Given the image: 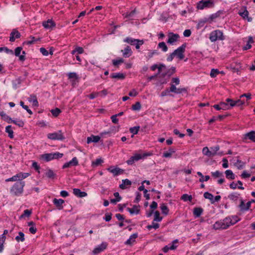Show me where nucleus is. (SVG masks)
I'll return each instance as SVG.
<instances>
[{"label":"nucleus","mask_w":255,"mask_h":255,"mask_svg":"<svg viewBox=\"0 0 255 255\" xmlns=\"http://www.w3.org/2000/svg\"><path fill=\"white\" fill-rule=\"evenodd\" d=\"M239 220V217L237 216H228L223 220L216 222L213 225V228L216 230H225L235 225Z\"/></svg>","instance_id":"nucleus-1"},{"label":"nucleus","mask_w":255,"mask_h":255,"mask_svg":"<svg viewBox=\"0 0 255 255\" xmlns=\"http://www.w3.org/2000/svg\"><path fill=\"white\" fill-rule=\"evenodd\" d=\"M24 185L25 182L24 181L16 182L11 187L10 192L15 195H20L23 191Z\"/></svg>","instance_id":"nucleus-2"},{"label":"nucleus","mask_w":255,"mask_h":255,"mask_svg":"<svg viewBox=\"0 0 255 255\" xmlns=\"http://www.w3.org/2000/svg\"><path fill=\"white\" fill-rule=\"evenodd\" d=\"M224 39L223 33L220 30H214L210 34L209 39L211 42H215L217 40H223Z\"/></svg>","instance_id":"nucleus-3"},{"label":"nucleus","mask_w":255,"mask_h":255,"mask_svg":"<svg viewBox=\"0 0 255 255\" xmlns=\"http://www.w3.org/2000/svg\"><path fill=\"white\" fill-rule=\"evenodd\" d=\"M151 155L150 153H144L143 154L135 153L127 161V163L128 165L132 164L135 161H137L140 159H143L145 157Z\"/></svg>","instance_id":"nucleus-4"},{"label":"nucleus","mask_w":255,"mask_h":255,"mask_svg":"<svg viewBox=\"0 0 255 255\" xmlns=\"http://www.w3.org/2000/svg\"><path fill=\"white\" fill-rule=\"evenodd\" d=\"M214 5L213 0H202L197 3V8L203 10L204 8L213 7Z\"/></svg>","instance_id":"nucleus-5"},{"label":"nucleus","mask_w":255,"mask_h":255,"mask_svg":"<svg viewBox=\"0 0 255 255\" xmlns=\"http://www.w3.org/2000/svg\"><path fill=\"white\" fill-rule=\"evenodd\" d=\"M30 175L29 173L26 172H19L16 175L12 176L10 178H7L5 180L6 182L9 181H19V182L22 181V180Z\"/></svg>","instance_id":"nucleus-6"},{"label":"nucleus","mask_w":255,"mask_h":255,"mask_svg":"<svg viewBox=\"0 0 255 255\" xmlns=\"http://www.w3.org/2000/svg\"><path fill=\"white\" fill-rule=\"evenodd\" d=\"M186 44H183L175 50L173 53L179 60H182L184 58V53L185 50Z\"/></svg>","instance_id":"nucleus-7"},{"label":"nucleus","mask_w":255,"mask_h":255,"mask_svg":"<svg viewBox=\"0 0 255 255\" xmlns=\"http://www.w3.org/2000/svg\"><path fill=\"white\" fill-rule=\"evenodd\" d=\"M47 137L51 140H63L64 137L61 130H59L57 132L50 133L47 134Z\"/></svg>","instance_id":"nucleus-8"},{"label":"nucleus","mask_w":255,"mask_h":255,"mask_svg":"<svg viewBox=\"0 0 255 255\" xmlns=\"http://www.w3.org/2000/svg\"><path fill=\"white\" fill-rule=\"evenodd\" d=\"M238 14L244 19H247L248 21L251 22L252 20V18L249 16V13L247 9V7L243 6L238 12Z\"/></svg>","instance_id":"nucleus-9"},{"label":"nucleus","mask_w":255,"mask_h":255,"mask_svg":"<svg viewBox=\"0 0 255 255\" xmlns=\"http://www.w3.org/2000/svg\"><path fill=\"white\" fill-rule=\"evenodd\" d=\"M21 47H17L14 50V54L16 56H19V59L20 61H24L25 60V52L22 51Z\"/></svg>","instance_id":"nucleus-10"},{"label":"nucleus","mask_w":255,"mask_h":255,"mask_svg":"<svg viewBox=\"0 0 255 255\" xmlns=\"http://www.w3.org/2000/svg\"><path fill=\"white\" fill-rule=\"evenodd\" d=\"M168 36V39L167 41V42L170 44H173V43L177 41L179 38V35L178 34L174 33L173 32L169 33Z\"/></svg>","instance_id":"nucleus-11"},{"label":"nucleus","mask_w":255,"mask_h":255,"mask_svg":"<svg viewBox=\"0 0 255 255\" xmlns=\"http://www.w3.org/2000/svg\"><path fill=\"white\" fill-rule=\"evenodd\" d=\"M43 26L47 29H51L55 27V23L52 19H49L47 21H44L42 22Z\"/></svg>","instance_id":"nucleus-12"},{"label":"nucleus","mask_w":255,"mask_h":255,"mask_svg":"<svg viewBox=\"0 0 255 255\" xmlns=\"http://www.w3.org/2000/svg\"><path fill=\"white\" fill-rule=\"evenodd\" d=\"M107 246L108 244L107 243L103 242L94 249L93 253L94 254H99L105 250L107 248Z\"/></svg>","instance_id":"nucleus-13"},{"label":"nucleus","mask_w":255,"mask_h":255,"mask_svg":"<svg viewBox=\"0 0 255 255\" xmlns=\"http://www.w3.org/2000/svg\"><path fill=\"white\" fill-rule=\"evenodd\" d=\"M78 164V160H77V158L76 157H75L73 158L71 160H70V161L65 163L63 165V168H68V167H69L71 166H75L77 165Z\"/></svg>","instance_id":"nucleus-14"},{"label":"nucleus","mask_w":255,"mask_h":255,"mask_svg":"<svg viewBox=\"0 0 255 255\" xmlns=\"http://www.w3.org/2000/svg\"><path fill=\"white\" fill-rule=\"evenodd\" d=\"M73 193L75 196L79 198H82L87 196V193L86 192L82 191L78 188L73 189Z\"/></svg>","instance_id":"nucleus-15"},{"label":"nucleus","mask_w":255,"mask_h":255,"mask_svg":"<svg viewBox=\"0 0 255 255\" xmlns=\"http://www.w3.org/2000/svg\"><path fill=\"white\" fill-rule=\"evenodd\" d=\"M20 36V33L16 29H13L10 34L9 41L13 42Z\"/></svg>","instance_id":"nucleus-16"},{"label":"nucleus","mask_w":255,"mask_h":255,"mask_svg":"<svg viewBox=\"0 0 255 255\" xmlns=\"http://www.w3.org/2000/svg\"><path fill=\"white\" fill-rule=\"evenodd\" d=\"M239 207L241 211H248L251 207V202H247V203H245L244 201L241 199Z\"/></svg>","instance_id":"nucleus-17"},{"label":"nucleus","mask_w":255,"mask_h":255,"mask_svg":"<svg viewBox=\"0 0 255 255\" xmlns=\"http://www.w3.org/2000/svg\"><path fill=\"white\" fill-rule=\"evenodd\" d=\"M54 153H45L40 155V158L46 161H49L51 160L55 159Z\"/></svg>","instance_id":"nucleus-18"},{"label":"nucleus","mask_w":255,"mask_h":255,"mask_svg":"<svg viewBox=\"0 0 255 255\" xmlns=\"http://www.w3.org/2000/svg\"><path fill=\"white\" fill-rule=\"evenodd\" d=\"M100 138L101 137L99 135H92L91 136L87 137V142L88 144L91 142L97 143L100 141Z\"/></svg>","instance_id":"nucleus-19"},{"label":"nucleus","mask_w":255,"mask_h":255,"mask_svg":"<svg viewBox=\"0 0 255 255\" xmlns=\"http://www.w3.org/2000/svg\"><path fill=\"white\" fill-rule=\"evenodd\" d=\"M28 101L31 103L34 107L38 106V102L37 100L36 97L34 95H31L29 97L27 98Z\"/></svg>","instance_id":"nucleus-20"},{"label":"nucleus","mask_w":255,"mask_h":255,"mask_svg":"<svg viewBox=\"0 0 255 255\" xmlns=\"http://www.w3.org/2000/svg\"><path fill=\"white\" fill-rule=\"evenodd\" d=\"M131 185V182L129 180L126 179L122 180V183L120 185V188L122 189H125Z\"/></svg>","instance_id":"nucleus-21"},{"label":"nucleus","mask_w":255,"mask_h":255,"mask_svg":"<svg viewBox=\"0 0 255 255\" xmlns=\"http://www.w3.org/2000/svg\"><path fill=\"white\" fill-rule=\"evenodd\" d=\"M53 203L59 210H61L63 208L62 205L64 203V201L61 199L55 198L53 200Z\"/></svg>","instance_id":"nucleus-22"},{"label":"nucleus","mask_w":255,"mask_h":255,"mask_svg":"<svg viewBox=\"0 0 255 255\" xmlns=\"http://www.w3.org/2000/svg\"><path fill=\"white\" fill-rule=\"evenodd\" d=\"M254 42L252 37L249 36L248 37V40L247 41V44L243 47L244 50H247L250 49L252 47V44Z\"/></svg>","instance_id":"nucleus-23"},{"label":"nucleus","mask_w":255,"mask_h":255,"mask_svg":"<svg viewBox=\"0 0 255 255\" xmlns=\"http://www.w3.org/2000/svg\"><path fill=\"white\" fill-rule=\"evenodd\" d=\"M138 234L134 233L130 235L129 239L126 242L127 245H132L135 241V239L137 238Z\"/></svg>","instance_id":"nucleus-24"},{"label":"nucleus","mask_w":255,"mask_h":255,"mask_svg":"<svg viewBox=\"0 0 255 255\" xmlns=\"http://www.w3.org/2000/svg\"><path fill=\"white\" fill-rule=\"evenodd\" d=\"M108 171L112 173L114 176L118 175L123 173V170L119 168L110 167L108 169Z\"/></svg>","instance_id":"nucleus-25"},{"label":"nucleus","mask_w":255,"mask_h":255,"mask_svg":"<svg viewBox=\"0 0 255 255\" xmlns=\"http://www.w3.org/2000/svg\"><path fill=\"white\" fill-rule=\"evenodd\" d=\"M126 75L122 73H114L111 75V77L113 79H124L125 78Z\"/></svg>","instance_id":"nucleus-26"},{"label":"nucleus","mask_w":255,"mask_h":255,"mask_svg":"<svg viewBox=\"0 0 255 255\" xmlns=\"http://www.w3.org/2000/svg\"><path fill=\"white\" fill-rule=\"evenodd\" d=\"M123 56L125 57H128L132 54V51L129 46H127L122 50Z\"/></svg>","instance_id":"nucleus-27"},{"label":"nucleus","mask_w":255,"mask_h":255,"mask_svg":"<svg viewBox=\"0 0 255 255\" xmlns=\"http://www.w3.org/2000/svg\"><path fill=\"white\" fill-rule=\"evenodd\" d=\"M225 174L226 175V178L228 179L233 180L236 178L235 174L233 172V171L229 169L226 170L225 172Z\"/></svg>","instance_id":"nucleus-28"},{"label":"nucleus","mask_w":255,"mask_h":255,"mask_svg":"<svg viewBox=\"0 0 255 255\" xmlns=\"http://www.w3.org/2000/svg\"><path fill=\"white\" fill-rule=\"evenodd\" d=\"M127 210L130 213V214L137 215L139 213V207L134 206L132 208H128Z\"/></svg>","instance_id":"nucleus-29"},{"label":"nucleus","mask_w":255,"mask_h":255,"mask_svg":"<svg viewBox=\"0 0 255 255\" xmlns=\"http://www.w3.org/2000/svg\"><path fill=\"white\" fill-rule=\"evenodd\" d=\"M246 139L248 138L251 140L255 142V132L254 131H250L245 135Z\"/></svg>","instance_id":"nucleus-30"},{"label":"nucleus","mask_w":255,"mask_h":255,"mask_svg":"<svg viewBox=\"0 0 255 255\" xmlns=\"http://www.w3.org/2000/svg\"><path fill=\"white\" fill-rule=\"evenodd\" d=\"M5 132L8 133V135L9 138H13V131L11 126H7L6 127Z\"/></svg>","instance_id":"nucleus-31"},{"label":"nucleus","mask_w":255,"mask_h":255,"mask_svg":"<svg viewBox=\"0 0 255 255\" xmlns=\"http://www.w3.org/2000/svg\"><path fill=\"white\" fill-rule=\"evenodd\" d=\"M175 152L174 148H170L168 151L163 153L162 156L164 157H170L172 154Z\"/></svg>","instance_id":"nucleus-32"},{"label":"nucleus","mask_w":255,"mask_h":255,"mask_svg":"<svg viewBox=\"0 0 255 255\" xmlns=\"http://www.w3.org/2000/svg\"><path fill=\"white\" fill-rule=\"evenodd\" d=\"M239 196V194L236 192H234L229 194L228 196V198L231 200L236 201L238 199Z\"/></svg>","instance_id":"nucleus-33"},{"label":"nucleus","mask_w":255,"mask_h":255,"mask_svg":"<svg viewBox=\"0 0 255 255\" xmlns=\"http://www.w3.org/2000/svg\"><path fill=\"white\" fill-rule=\"evenodd\" d=\"M0 116L8 123H11L12 119L4 112H0Z\"/></svg>","instance_id":"nucleus-34"},{"label":"nucleus","mask_w":255,"mask_h":255,"mask_svg":"<svg viewBox=\"0 0 255 255\" xmlns=\"http://www.w3.org/2000/svg\"><path fill=\"white\" fill-rule=\"evenodd\" d=\"M124 42L130 44L131 45H134L136 42H138V39H134L131 37H127L124 39Z\"/></svg>","instance_id":"nucleus-35"},{"label":"nucleus","mask_w":255,"mask_h":255,"mask_svg":"<svg viewBox=\"0 0 255 255\" xmlns=\"http://www.w3.org/2000/svg\"><path fill=\"white\" fill-rule=\"evenodd\" d=\"M160 209L162 212V213L165 215H167L169 212V209L166 204L162 203L160 205Z\"/></svg>","instance_id":"nucleus-36"},{"label":"nucleus","mask_w":255,"mask_h":255,"mask_svg":"<svg viewBox=\"0 0 255 255\" xmlns=\"http://www.w3.org/2000/svg\"><path fill=\"white\" fill-rule=\"evenodd\" d=\"M15 240L18 242H23L25 240L24 234L21 232H19L18 235L15 237Z\"/></svg>","instance_id":"nucleus-37"},{"label":"nucleus","mask_w":255,"mask_h":255,"mask_svg":"<svg viewBox=\"0 0 255 255\" xmlns=\"http://www.w3.org/2000/svg\"><path fill=\"white\" fill-rule=\"evenodd\" d=\"M203 154L208 157H212L210 149L208 147H204L202 149Z\"/></svg>","instance_id":"nucleus-38"},{"label":"nucleus","mask_w":255,"mask_h":255,"mask_svg":"<svg viewBox=\"0 0 255 255\" xmlns=\"http://www.w3.org/2000/svg\"><path fill=\"white\" fill-rule=\"evenodd\" d=\"M211 175L215 179L224 176L223 173L218 170L215 172H212Z\"/></svg>","instance_id":"nucleus-39"},{"label":"nucleus","mask_w":255,"mask_h":255,"mask_svg":"<svg viewBox=\"0 0 255 255\" xmlns=\"http://www.w3.org/2000/svg\"><path fill=\"white\" fill-rule=\"evenodd\" d=\"M162 220V217L160 216V213L158 211L154 212L153 221L160 222Z\"/></svg>","instance_id":"nucleus-40"},{"label":"nucleus","mask_w":255,"mask_h":255,"mask_svg":"<svg viewBox=\"0 0 255 255\" xmlns=\"http://www.w3.org/2000/svg\"><path fill=\"white\" fill-rule=\"evenodd\" d=\"M219 148H220L219 145L210 147L212 157L217 154V152L218 151H219Z\"/></svg>","instance_id":"nucleus-41"},{"label":"nucleus","mask_w":255,"mask_h":255,"mask_svg":"<svg viewBox=\"0 0 255 255\" xmlns=\"http://www.w3.org/2000/svg\"><path fill=\"white\" fill-rule=\"evenodd\" d=\"M181 199L185 202L187 201L191 202L192 200V196L187 194H184L181 196Z\"/></svg>","instance_id":"nucleus-42"},{"label":"nucleus","mask_w":255,"mask_h":255,"mask_svg":"<svg viewBox=\"0 0 255 255\" xmlns=\"http://www.w3.org/2000/svg\"><path fill=\"white\" fill-rule=\"evenodd\" d=\"M135 13V10L134 9L129 12H127L123 14V15L126 18H128L129 19H131Z\"/></svg>","instance_id":"nucleus-43"},{"label":"nucleus","mask_w":255,"mask_h":255,"mask_svg":"<svg viewBox=\"0 0 255 255\" xmlns=\"http://www.w3.org/2000/svg\"><path fill=\"white\" fill-rule=\"evenodd\" d=\"M158 47L162 50L163 52H166L168 50V48L164 42H161L158 43Z\"/></svg>","instance_id":"nucleus-44"},{"label":"nucleus","mask_w":255,"mask_h":255,"mask_svg":"<svg viewBox=\"0 0 255 255\" xmlns=\"http://www.w3.org/2000/svg\"><path fill=\"white\" fill-rule=\"evenodd\" d=\"M204 197L206 199H209L211 201V203H214V201H213L214 196L212 194H211L208 192H206L204 194Z\"/></svg>","instance_id":"nucleus-45"},{"label":"nucleus","mask_w":255,"mask_h":255,"mask_svg":"<svg viewBox=\"0 0 255 255\" xmlns=\"http://www.w3.org/2000/svg\"><path fill=\"white\" fill-rule=\"evenodd\" d=\"M11 123L18 126L19 127H23L24 125V122L21 120H12Z\"/></svg>","instance_id":"nucleus-46"},{"label":"nucleus","mask_w":255,"mask_h":255,"mask_svg":"<svg viewBox=\"0 0 255 255\" xmlns=\"http://www.w3.org/2000/svg\"><path fill=\"white\" fill-rule=\"evenodd\" d=\"M202 211L203 210L201 208H196L194 210L193 213L196 217H199L201 215Z\"/></svg>","instance_id":"nucleus-47"},{"label":"nucleus","mask_w":255,"mask_h":255,"mask_svg":"<svg viewBox=\"0 0 255 255\" xmlns=\"http://www.w3.org/2000/svg\"><path fill=\"white\" fill-rule=\"evenodd\" d=\"M139 128V126L131 127L129 128V131L133 134H136L138 133Z\"/></svg>","instance_id":"nucleus-48"},{"label":"nucleus","mask_w":255,"mask_h":255,"mask_svg":"<svg viewBox=\"0 0 255 255\" xmlns=\"http://www.w3.org/2000/svg\"><path fill=\"white\" fill-rule=\"evenodd\" d=\"M219 104L222 110H227L230 109V106L229 104H227V103L220 102Z\"/></svg>","instance_id":"nucleus-49"},{"label":"nucleus","mask_w":255,"mask_h":255,"mask_svg":"<svg viewBox=\"0 0 255 255\" xmlns=\"http://www.w3.org/2000/svg\"><path fill=\"white\" fill-rule=\"evenodd\" d=\"M159 227V225L158 223H156L154 221H153L152 224L150 225H148L147 226V228L148 230H151V229H157Z\"/></svg>","instance_id":"nucleus-50"},{"label":"nucleus","mask_w":255,"mask_h":255,"mask_svg":"<svg viewBox=\"0 0 255 255\" xmlns=\"http://www.w3.org/2000/svg\"><path fill=\"white\" fill-rule=\"evenodd\" d=\"M178 243V240L177 239L174 240L172 242L171 245H169L170 250H174L176 249V248L177 247V244Z\"/></svg>","instance_id":"nucleus-51"},{"label":"nucleus","mask_w":255,"mask_h":255,"mask_svg":"<svg viewBox=\"0 0 255 255\" xmlns=\"http://www.w3.org/2000/svg\"><path fill=\"white\" fill-rule=\"evenodd\" d=\"M141 109L140 103L138 102L132 106V110L133 111H139Z\"/></svg>","instance_id":"nucleus-52"},{"label":"nucleus","mask_w":255,"mask_h":255,"mask_svg":"<svg viewBox=\"0 0 255 255\" xmlns=\"http://www.w3.org/2000/svg\"><path fill=\"white\" fill-rule=\"evenodd\" d=\"M123 62L124 59L122 58L113 60V64L114 66H118Z\"/></svg>","instance_id":"nucleus-53"},{"label":"nucleus","mask_w":255,"mask_h":255,"mask_svg":"<svg viewBox=\"0 0 255 255\" xmlns=\"http://www.w3.org/2000/svg\"><path fill=\"white\" fill-rule=\"evenodd\" d=\"M226 102L227 103V104H229L230 106V109L231 107L236 106V103L235 101L231 99L228 98L226 100Z\"/></svg>","instance_id":"nucleus-54"},{"label":"nucleus","mask_w":255,"mask_h":255,"mask_svg":"<svg viewBox=\"0 0 255 255\" xmlns=\"http://www.w3.org/2000/svg\"><path fill=\"white\" fill-rule=\"evenodd\" d=\"M220 73L218 69H212L210 72V76L212 78H214Z\"/></svg>","instance_id":"nucleus-55"},{"label":"nucleus","mask_w":255,"mask_h":255,"mask_svg":"<svg viewBox=\"0 0 255 255\" xmlns=\"http://www.w3.org/2000/svg\"><path fill=\"white\" fill-rule=\"evenodd\" d=\"M103 162V160L101 158L97 159L92 161V165L93 166H97Z\"/></svg>","instance_id":"nucleus-56"},{"label":"nucleus","mask_w":255,"mask_h":255,"mask_svg":"<svg viewBox=\"0 0 255 255\" xmlns=\"http://www.w3.org/2000/svg\"><path fill=\"white\" fill-rule=\"evenodd\" d=\"M61 111L58 108H55V109H53L51 110V113L52 115L55 117H57L59 114L60 113Z\"/></svg>","instance_id":"nucleus-57"},{"label":"nucleus","mask_w":255,"mask_h":255,"mask_svg":"<svg viewBox=\"0 0 255 255\" xmlns=\"http://www.w3.org/2000/svg\"><path fill=\"white\" fill-rule=\"evenodd\" d=\"M46 176L48 178H52L55 176V174L52 170L49 169L46 173Z\"/></svg>","instance_id":"nucleus-58"},{"label":"nucleus","mask_w":255,"mask_h":255,"mask_svg":"<svg viewBox=\"0 0 255 255\" xmlns=\"http://www.w3.org/2000/svg\"><path fill=\"white\" fill-rule=\"evenodd\" d=\"M235 164L239 169L242 168L243 167V166H244V162L240 160H237V162L235 163Z\"/></svg>","instance_id":"nucleus-59"},{"label":"nucleus","mask_w":255,"mask_h":255,"mask_svg":"<svg viewBox=\"0 0 255 255\" xmlns=\"http://www.w3.org/2000/svg\"><path fill=\"white\" fill-rule=\"evenodd\" d=\"M68 76L69 79L73 78V79H77L78 78V75L75 72H70V73H68Z\"/></svg>","instance_id":"nucleus-60"},{"label":"nucleus","mask_w":255,"mask_h":255,"mask_svg":"<svg viewBox=\"0 0 255 255\" xmlns=\"http://www.w3.org/2000/svg\"><path fill=\"white\" fill-rule=\"evenodd\" d=\"M241 99L240 98V99L235 101L236 106H240L245 104V101Z\"/></svg>","instance_id":"nucleus-61"},{"label":"nucleus","mask_w":255,"mask_h":255,"mask_svg":"<svg viewBox=\"0 0 255 255\" xmlns=\"http://www.w3.org/2000/svg\"><path fill=\"white\" fill-rule=\"evenodd\" d=\"M135 43L134 45H135L136 49H138L140 48V45L143 44V41L142 40L138 39V42H136Z\"/></svg>","instance_id":"nucleus-62"},{"label":"nucleus","mask_w":255,"mask_h":255,"mask_svg":"<svg viewBox=\"0 0 255 255\" xmlns=\"http://www.w3.org/2000/svg\"><path fill=\"white\" fill-rule=\"evenodd\" d=\"M241 176L243 178H249L251 176V174L248 173L247 171H244L241 175Z\"/></svg>","instance_id":"nucleus-63"},{"label":"nucleus","mask_w":255,"mask_h":255,"mask_svg":"<svg viewBox=\"0 0 255 255\" xmlns=\"http://www.w3.org/2000/svg\"><path fill=\"white\" fill-rule=\"evenodd\" d=\"M191 34V31L190 29H186L183 32V35L185 37H189Z\"/></svg>","instance_id":"nucleus-64"}]
</instances>
